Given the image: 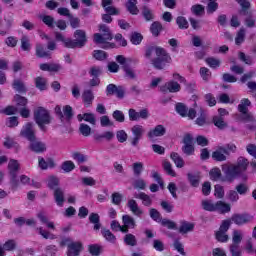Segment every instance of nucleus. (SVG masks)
Wrapping results in <instances>:
<instances>
[{
	"instance_id": "obj_31",
	"label": "nucleus",
	"mask_w": 256,
	"mask_h": 256,
	"mask_svg": "<svg viewBox=\"0 0 256 256\" xmlns=\"http://www.w3.org/2000/svg\"><path fill=\"white\" fill-rule=\"evenodd\" d=\"M194 229H195V224L189 223L187 221H182L181 226L179 228V233H181L182 235H185L187 233H190Z\"/></svg>"
},
{
	"instance_id": "obj_15",
	"label": "nucleus",
	"mask_w": 256,
	"mask_h": 256,
	"mask_svg": "<svg viewBox=\"0 0 256 256\" xmlns=\"http://www.w3.org/2000/svg\"><path fill=\"white\" fill-rule=\"evenodd\" d=\"M83 251V244L81 242H70L67 248V256H79Z\"/></svg>"
},
{
	"instance_id": "obj_20",
	"label": "nucleus",
	"mask_w": 256,
	"mask_h": 256,
	"mask_svg": "<svg viewBox=\"0 0 256 256\" xmlns=\"http://www.w3.org/2000/svg\"><path fill=\"white\" fill-rule=\"evenodd\" d=\"M167 133V129L163 125H157L154 129L148 132L149 139H153V137H163Z\"/></svg>"
},
{
	"instance_id": "obj_57",
	"label": "nucleus",
	"mask_w": 256,
	"mask_h": 256,
	"mask_svg": "<svg viewBox=\"0 0 256 256\" xmlns=\"http://www.w3.org/2000/svg\"><path fill=\"white\" fill-rule=\"evenodd\" d=\"M48 187L52 191H55V189L59 188V178H57L55 176H50L48 178Z\"/></svg>"
},
{
	"instance_id": "obj_58",
	"label": "nucleus",
	"mask_w": 256,
	"mask_h": 256,
	"mask_svg": "<svg viewBox=\"0 0 256 256\" xmlns=\"http://www.w3.org/2000/svg\"><path fill=\"white\" fill-rule=\"evenodd\" d=\"M79 131L83 137H89V135H91V126L85 123H81L79 126Z\"/></svg>"
},
{
	"instance_id": "obj_51",
	"label": "nucleus",
	"mask_w": 256,
	"mask_h": 256,
	"mask_svg": "<svg viewBox=\"0 0 256 256\" xmlns=\"http://www.w3.org/2000/svg\"><path fill=\"white\" fill-rule=\"evenodd\" d=\"M237 3L242 7L240 10L241 15H247V9H251V2L249 0H236Z\"/></svg>"
},
{
	"instance_id": "obj_48",
	"label": "nucleus",
	"mask_w": 256,
	"mask_h": 256,
	"mask_svg": "<svg viewBox=\"0 0 256 256\" xmlns=\"http://www.w3.org/2000/svg\"><path fill=\"white\" fill-rule=\"evenodd\" d=\"M205 62L208 66L211 67V69H217L221 67V60L215 58V57H208L206 58Z\"/></svg>"
},
{
	"instance_id": "obj_37",
	"label": "nucleus",
	"mask_w": 256,
	"mask_h": 256,
	"mask_svg": "<svg viewBox=\"0 0 256 256\" xmlns=\"http://www.w3.org/2000/svg\"><path fill=\"white\" fill-rule=\"evenodd\" d=\"M127 11L131 13V15H139V8H137V0H128L126 3Z\"/></svg>"
},
{
	"instance_id": "obj_24",
	"label": "nucleus",
	"mask_w": 256,
	"mask_h": 256,
	"mask_svg": "<svg viewBox=\"0 0 256 256\" xmlns=\"http://www.w3.org/2000/svg\"><path fill=\"white\" fill-rule=\"evenodd\" d=\"M36 57L40 59H51V52L45 49V46L42 44L36 45Z\"/></svg>"
},
{
	"instance_id": "obj_50",
	"label": "nucleus",
	"mask_w": 256,
	"mask_h": 256,
	"mask_svg": "<svg viewBox=\"0 0 256 256\" xmlns=\"http://www.w3.org/2000/svg\"><path fill=\"white\" fill-rule=\"evenodd\" d=\"M176 25L182 30L189 29V22L187 21V18L183 16H178L176 18Z\"/></svg>"
},
{
	"instance_id": "obj_14",
	"label": "nucleus",
	"mask_w": 256,
	"mask_h": 256,
	"mask_svg": "<svg viewBox=\"0 0 256 256\" xmlns=\"http://www.w3.org/2000/svg\"><path fill=\"white\" fill-rule=\"evenodd\" d=\"M129 119L131 121H139L140 119H149V111L147 109H142L139 112L131 108L128 111Z\"/></svg>"
},
{
	"instance_id": "obj_27",
	"label": "nucleus",
	"mask_w": 256,
	"mask_h": 256,
	"mask_svg": "<svg viewBox=\"0 0 256 256\" xmlns=\"http://www.w3.org/2000/svg\"><path fill=\"white\" fill-rule=\"evenodd\" d=\"M170 158L175 163L178 169H183V167H185V160H183V158L179 155V153L172 152L170 154Z\"/></svg>"
},
{
	"instance_id": "obj_35",
	"label": "nucleus",
	"mask_w": 256,
	"mask_h": 256,
	"mask_svg": "<svg viewBox=\"0 0 256 256\" xmlns=\"http://www.w3.org/2000/svg\"><path fill=\"white\" fill-rule=\"evenodd\" d=\"M35 87L39 91H47V79L41 76L35 78Z\"/></svg>"
},
{
	"instance_id": "obj_23",
	"label": "nucleus",
	"mask_w": 256,
	"mask_h": 256,
	"mask_svg": "<svg viewBox=\"0 0 256 256\" xmlns=\"http://www.w3.org/2000/svg\"><path fill=\"white\" fill-rule=\"evenodd\" d=\"M4 21H5V30H0L1 37H5V35H8L9 31H11V28L13 27V21H14L13 14L4 17Z\"/></svg>"
},
{
	"instance_id": "obj_34",
	"label": "nucleus",
	"mask_w": 256,
	"mask_h": 256,
	"mask_svg": "<svg viewBox=\"0 0 256 256\" xmlns=\"http://www.w3.org/2000/svg\"><path fill=\"white\" fill-rule=\"evenodd\" d=\"M127 207L134 215H143V211L139 209V205L137 204V201H135L134 199L128 201Z\"/></svg>"
},
{
	"instance_id": "obj_9",
	"label": "nucleus",
	"mask_w": 256,
	"mask_h": 256,
	"mask_svg": "<svg viewBox=\"0 0 256 256\" xmlns=\"http://www.w3.org/2000/svg\"><path fill=\"white\" fill-rule=\"evenodd\" d=\"M133 138L131 139V146L137 147L139 145V141L143 139V135H145V128L139 124L134 125L131 128Z\"/></svg>"
},
{
	"instance_id": "obj_10",
	"label": "nucleus",
	"mask_w": 256,
	"mask_h": 256,
	"mask_svg": "<svg viewBox=\"0 0 256 256\" xmlns=\"http://www.w3.org/2000/svg\"><path fill=\"white\" fill-rule=\"evenodd\" d=\"M182 152L184 155L191 156L195 153V146L193 145V136L186 134L183 138Z\"/></svg>"
},
{
	"instance_id": "obj_2",
	"label": "nucleus",
	"mask_w": 256,
	"mask_h": 256,
	"mask_svg": "<svg viewBox=\"0 0 256 256\" xmlns=\"http://www.w3.org/2000/svg\"><path fill=\"white\" fill-rule=\"evenodd\" d=\"M34 121L38 125L40 131L47 133V126L45 125H51L53 117H51V113L49 112V110L43 107H38L34 111Z\"/></svg>"
},
{
	"instance_id": "obj_61",
	"label": "nucleus",
	"mask_w": 256,
	"mask_h": 256,
	"mask_svg": "<svg viewBox=\"0 0 256 256\" xmlns=\"http://www.w3.org/2000/svg\"><path fill=\"white\" fill-rule=\"evenodd\" d=\"M210 179L211 181H219V179H221V169L219 168H213L212 170H210Z\"/></svg>"
},
{
	"instance_id": "obj_56",
	"label": "nucleus",
	"mask_w": 256,
	"mask_h": 256,
	"mask_svg": "<svg viewBox=\"0 0 256 256\" xmlns=\"http://www.w3.org/2000/svg\"><path fill=\"white\" fill-rule=\"evenodd\" d=\"M191 12L193 15H196V17H201L203 13H205V7L201 4H196L191 7Z\"/></svg>"
},
{
	"instance_id": "obj_19",
	"label": "nucleus",
	"mask_w": 256,
	"mask_h": 256,
	"mask_svg": "<svg viewBox=\"0 0 256 256\" xmlns=\"http://www.w3.org/2000/svg\"><path fill=\"white\" fill-rule=\"evenodd\" d=\"M122 223H123V228L127 229V233H129V229H135V227H137L135 218L127 214L122 216Z\"/></svg>"
},
{
	"instance_id": "obj_46",
	"label": "nucleus",
	"mask_w": 256,
	"mask_h": 256,
	"mask_svg": "<svg viewBox=\"0 0 256 256\" xmlns=\"http://www.w3.org/2000/svg\"><path fill=\"white\" fill-rule=\"evenodd\" d=\"M240 121H243V123H255V116H253V113L251 112H245L240 114L239 117Z\"/></svg>"
},
{
	"instance_id": "obj_28",
	"label": "nucleus",
	"mask_w": 256,
	"mask_h": 256,
	"mask_svg": "<svg viewBox=\"0 0 256 256\" xmlns=\"http://www.w3.org/2000/svg\"><path fill=\"white\" fill-rule=\"evenodd\" d=\"M12 87L18 93H27V86H25V83L20 79H15L12 83Z\"/></svg>"
},
{
	"instance_id": "obj_8",
	"label": "nucleus",
	"mask_w": 256,
	"mask_h": 256,
	"mask_svg": "<svg viewBox=\"0 0 256 256\" xmlns=\"http://www.w3.org/2000/svg\"><path fill=\"white\" fill-rule=\"evenodd\" d=\"M175 109L178 115H180L181 117H188L189 119H195V117H197V111H195V109H189L187 108V105L181 102L176 104Z\"/></svg>"
},
{
	"instance_id": "obj_59",
	"label": "nucleus",
	"mask_w": 256,
	"mask_h": 256,
	"mask_svg": "<svg viewBox=\"0 0 256 256\" xmlns=\"http://www.w3.org/2000/svg\"><path fill=\"white\" fill-rule=\"evenodd\" d=\"M133 173L135 177H140V175L143 173V163L142 162H136L132 165Z\"/></svg>"
},
{
	"instance_id": "obj_16",
	"label": "nucleus",
	"mask_w": 256,
	"mask_h": 256,
	"mask_svg": "<svg viewBox=\"0 0 256 256\" xmlns=\"http://www.w3.org/2000/svg\"><path fill=\"white\" fill-rule=\"evenodd\" d=\"M115 139V133L113 131H105L101 134L94 135V141L96 143H103V141H107L108 143Z\"/></svg>"
},
{
	"instance_id": "obj_12",
	"label": "nucleus",
	"mask_w": 256,
	"mask_h": 256,
	"mask_svg": "<svg viewBox=\"0 0 256 256\" xmlns=\"http://www.w3.org/2000/svg\"><path fill=\"white\" fill-rule=\"evenodd\" d=\"M20 136L27 139V141H35L37 136H35V129L33 128V123H26L20 131Z\"/></svg>"
},
{
	"instance_id": "obj_21",
	"label": "nucleus",
	"mask_w": 256,
	"mask_h": 256,
	"mask_svg": "<svg viewBox=\"0 0 256 256\" xmlns=\"http://www.w3.org/2000/svg\"><path fill=\"white\" fill-rule=\"evenodd\" d=\"M54 201L58 207H63V204L65 203V191L61 188H56L54 190Z\"/></svg>"
},
{
	"instance_id": "obj_52",
	"label": "nucleus",
	"mask_w": 256,
	"mask_h": 256,
	"mask_svg": "<svg viewBox=\"0 0 256 256\" xmlns=\"http://www.w3.org/2000/svg\"><path fill=\"white\" fill-rule=\"evenodd\" d=\"M110 229H112V231H115V232L120 231L121 233H127V228H124L123 226H121V224L117 220H113L111 222Z\"/></svg>"
},
{
	"instance_id": "obj_55",
	"label": "nucleus",
	"mask_w": 256,
	"mask_h": 256,
	"mask_svg": "<svg viewBox=\"0 0 256 256\" xmlns=\"http://www.w3.org/2000/svg\"><path fill=\"white\" fill-rule=\"evenodd\" d=\"M75 169V163L73 161H64L61 165V170L64 171V173H71Z\"/></svg>"
},
{
	"instance_id": "obj_43",
	"label": "nucleus",
	"mask_w": 256,
	"mask_h": 256,
	"mask_svg": "<svg viewBox=\"0 0 256 256\" xmlns=\"http://www.w3.org/2000/svg\"><path fill=\"white\" fill-rule=\"evenodd\" d=\"M88 251L93 256H99L103 253V246L99 244H92L88 246Z\"/></svg>"
},
{
	"instance_id": "obj_22",
	"label": "nucleus",
	"mask_w": 256,
	"mask_h": 256,
	"mask_svg": "<svg viewBox=\"0 0 256 256\" xmlns=\"http://www.w3.org/2000/svg\"><path fill=\"white\" fill-rule=\"evenodd\" d=\"M212 123L220 131H223L224 129H227V127H228L227 122H225V118L222 117V116H217V115L213 116L212 117Z\"/></svg>"
},
{
	"instance_id": "obj_29",
	"label": "nucleus",
	"mask_w": 256,
	"mask_h": 256,
	"mask_svg": "<svg viewBox=\"0 0 256 256\" xmlns=\"http://www.w3.org/2000/svg\"><path fill=\"white\" fill-rule=\"evenodd\" d=\"M142 17H144L146 22L155 21V14L148 6L142 7Z\"/></svg>"
},
{
	"instance_id": "obj_25",
	"label": "nucleus",
	"mask_w": 256,
	"mask_h": 256,
	"mask_svg": "<svg viewBox=\"0 0 256 256\" xmlns=\"http://www.w3.org/2000/svg\"><path fill=\"white\" fill-rule=\"evenodd\" d=\"M134 197H135V199H141V201H143V205H145V207H151V205L153 204V200L145 192L135 193Z\"/></svg>"
},
{
	"instance_id": "obj_33",
	"label": "nucleus",
	"mask_w": 256,
	"mask_h": 256,
	"mask_svg": "<svg viewBox=\"0 0 256 256\" xmlns=\"http://www.w3.org/2000/svg\"><path fill=\"white\" fill-rule=\"evenodd\" d=\"M20 165L19 161L11 159L8 163L9 175H17L19 173Z\"/></svg>"
},
{
	"instance_id": "obj_26",
	"label": "nucleus",
	"mask_w": 256,
	"mask_h": 256,
	"mask_svg": "<svg viewBox=\"0 0 256 256\" xmlns=\"http://www.w3.org/2000/svg\"><path fill=\"white\" fill-rule=\"evenodd\" d=\"M161 31H163V24H161V22L155 21L150 25V32L153 37H159Z\"/></svg>"
},
{
	"instance_id": "obj_13",
	"label": "nucleus",
	"mask_w": 256,
	"mask_h": 256,
	"mask_svg": "<svg viewBox=\"0 0 256 256\" xmlns=\"http://www.w3.org/2000/svg\"><path fill=\"white\" fill-rule=\"evenodd\" d=\"M232 223H235V225H246V223H251L253 221V216L249 214H234L231 217Z\"/></svg>"
},
{
	"instance_id": "obj_6",
	"label": "nucleus",
	"mask_w": 256,
	"mask_h": 256,
	"mask_svg": "<svg viewBox=\"0 0 256 256\" xmlns=\"http://www.w3.org/2000/svg\"><path fill=\"white\" fill-rule=\"evenodd\" d=\"M222 172L225 175L223 181H228L229 183H232V181H235V179L241 175L239 168H237L235 164H223Z\"/></svg>"
},
{
	"instance_id": "obj_3",
	"label": "nucleus",
	"mask_w": 256,
	"mask_h": 256,
	"mask_svg": "<svg viewBox=\"0 0 256 256\" xmlns=\"http://www.w3.org/2000/svg\"><path fill=\"white\" fill-rule=\"evenodd\" d=\"M116 61L121 65L124 71V77L130 81H137V71L131 67V63H137V60L126 58L123 55L116 56Z\"/></svg>"
},
{
	"instance_id": "obj_39",
	"label": "nucleus",
	"mask_w": 256,
	"mask_h": 256,
	"mask_svg": "<svg viewBox=\"0 0 256 256\" xmlns=\"http://www.w3.org/2000/svg\"><path fill=\"white\" fill-rule=\"evenodd\" d=\"M248 107H251V101L247 98H243L238 105V111L240 115L243 113H247L249 111Z\"/></svg>"
},
{
	"instance_id": "obj_53",
	"label": "nucleus",
	"mask_w": 256,
	"mask_h": 256,
	"mask_svg": "<svg viewBox=\"0 0 256 256\" xmlns=\"http://www.w3.org/2000/svg\"><path fill=\"white\" fill-rule=\"evenodd\" d=\"M202 207L204 211H217V203L213 204L211 200H203Z\"/></svg>"
},
{
	"instance_id": "obj_17",
	"label": "nucleus",
	"mask_w": 256,
	"mask_h": 256,
	"mask_svg": "<svg viewBox=\"0 0 256 256\" xmlns=\"http://www.w3.org/2000/svg\"><path fill=\"white\" fill-rule=\"evenodd\" d=\"M29 149H31L34 153H45V151H47V146L45 143L34 139L33 141H30Z\"/></svg>"
},
{
	"instance_id": "obj_11",
	"label": "nucleus",
	"mask_w": 256,
	"mask_h": 256,
	"mask_svg": "<svg viewBox=\"0 0 256 256\" xmlns=\"http://www.w3.org/2000/svg\"><path fill=\"white\" fill-rule=\"evenodd\" d=\"M106 95L107 97H112V95H116L118 99H123V97H125V88H123V86L109 84L106 87Z\"/></svg>"
},
{
	"instance_id": "obj_30",
	"label": "nucleus",
	"mask_w": 256,
	"mask_h": 256,
	"mask_svg": "<svg viewBox=\"0 0 256 256\" xmlns=\"http://www.w3.org/2000/svg\"><path fill=\"white\" fill-rule=\"evenodd\" d=\"M63 116H64V123H71V119H73V108L69 105L63 107Z\"/></svg>"
},
{
	"instance_id": "obj_64",
	"label": "nucleus",
	"mask_w": 256,
	"mask_h": 256,
	"mask_svg": "<svg viewBox=\"0 0 256 256\" xmlns=\"http://www.w3.org/2000/svg\"><path fill=\"white\" fill-rule=\"evenodd\" d=\"M229 250L232 256H241V246L239 244H231Z\"/></svg>"
},
{
	"instance_id": "obj_60",
	"label": "nucleus",
	"mask_w": 256,
	"mask_h": 256,
	"mask_svg": "<svg viewBox=\"0 0 256 256\" xmlns=\"http://www.w3.org/2000/svg\"><path fill=\"white\" fill-rule=\"evenodd\" d=\"M93 57L97 61H105V59H107V52H105L103 50H94Z\"/></svg>"
},
{
	"instance_id": "obj_49",
	"label": "nucleus",
	"mask_w": 256,
	"mask_h": 256,
	"mask_svg": "<svg viewBox=\"0 0 256 256\" xmlns=\"http://www.w3.org/2000/svg\"><path fill=\"white\" fill-rule=\"evenodd\" d=\"M41 20L43 24L47 25V27H49L50 29H53L55 27V18H53V16L44 15L41 16Z\"/></svg>"
},
{
	"instance_id": "obj_32",
	"label": "nucleus",
	"mask_w": 256,
	"mask_h": 256,
	"mask_svg": "<svg viewBox=\"0 0 256 256\" xmlns=\"http://www.w3.org/2000/svg\"><path fill=\"white\" fill-rule=\"evenodd\" d=\"M101 233L104 239L108 241V243H112V245H115L117 243V237L113 233H111V230L104 228L101 230Z\"/></svg>"
},
{
	"instance_id": "obj_38",
	"label": "nucleus",
	"mask_w": 256,
	"mask_h": 256,
	"mask_svg": "<svg viewBox=\"0 0 256 256\" xmlns=\"http://www.w3.org/2000/svg\"><path fill=\"white\" fill-rule=\"evenodd\" d=\"M89 221L90 223H93L94 225V231H99L101 229V220L99 217V214L97 213H91L89 216Z\"/></svg>"
},
{
	"instance_id": "obj_41",
	"label": "nucleus",
	"mask_w": 256,
	"mask_h": 256,
	"mask_svg": "<svg viewBox=\"0 0 256 256\" xmlns=\"http://www.w3.org/2000/svg\"><path fill=\"white\" fill-rule=\"evenodd\" d=\"M187 177L191 187H199L201 181V176H199V174L188 173Z\"/></svg>"
},
{
	"instance_id": "obj_47",
	"label": "nucleus",
	"mask_w": 256,
	"mask_h": 256,
	"mask_svg": "<svg viewBox=\"0 0 256 256\" xmlns=\"http://www.w3.org/2000/svg\"><path fill=\"white\" fill-rule=\"evenodd\" d=\"M14 101H15L17 107H22V108L27 107V103H29V100L26 97H23L19 94H16L14 96Z\"/></svg>"
},
{
	"instance_id": "obj_18",
	"label": "nucleus",
	"mask_w": 256,
	"mask_h": 256,
	"mask_svg": "<svg viewBox=\"0 0 256 256\" xmlns=\"http://www.w3.org/2000/svg\"><path fill=\"white\" fill-rule=\"evenodd\" d=\"M161 91L165 93L169 91V93H179L181 91V85L176 81L167 82L163 87H161Z\"/></svg>"
},
{
	"instance_id": "obj_44",
	"label": "nucleus",
	"mask_w": 256,
	"mask_h": 256,
	"mask_svg": "<svg viewBox=\"0 0 256 256\" xmlns=\"http://www.w3.org/2000/svg\"><path fill=\"white\" fill-rule=\"evenodd\" d=\"M124 243L129 247H136L137 245V237L135 235L129 233L124 236Z\"/></svg>"
},
{
	"instance_id": "obj_62",
	"label": "nucleus",
	"mask_w": 256,
	"mask_h": 256,
	"mask_svg": "<svg viewBox=\"0 0 256 256\" xmlns=\"http://www.w3.org/2000/svg\"><path fill=\"white\" fill-rule=\"evenodd\" d=\"M200 77L203 79V81H209V79H211V70H209L207 67H201Z\"/></svg>"
},
{
	"instance_id": "obj_54",
	"label": "nucleus",
	"mask_w": 256,
	"mask_h": 256,
	"mask_svg": "<svg viewBox=\"0 0 256 256\" xmlns=\"http://www.w3.org/2000/svg\"><path fill=\"white\" fill-rule=\"evenodd\" d=\"M130 41L132 45H141V41H143V35L138 32H133L130 36Z\"/></svg>"
},
{
	"instance_id": "obj_1",
	"label": "nucleus",
	"mask_w": 256,
	"mask_h": 256,
	"mask_svg": "<svg viewBox=\"0 0 256 256\" xmlns=\"http://www.w3.org/2000/svg\"><path fill=\"white\" fill-rule=\"evenodd\" d=\"M145 57L146 59H151L152 66L158 71H162L173 61L167 50L157 45L147 46L145 50Z\"/></svg>"
},
{
	"instance_id": "obj_40",
	"label": "nucleus",
	"mask_w": 256,
	"mask_h": 256,
	"mask_svg": "<svg viewBox=\"0 0 256 256\" xmlns=\"http://www.w3.org/2000/svg\"><path fill=\"white\" fill-rule=\"evenodd\" d=\"M55 39L56 41H61V43H63L64 47H66V49H71V38H65V36H63L60 32H55Z\"/></svg>"
},
{
	"instance_id": "obj_36",
	"label": "nucleus",
	"mask_w": 256,
	"mask_h": 256,
	"mask_svg": "<svg viewBox=\"0 0 256 256\" xmlns=\"http://www.w3.org/2000/svg\"><path fill=\"white\" fill-rule=\"evenodd\" d=\"M82 99L86 105V107H89L93 103V100L95 99V96L93 95V91L91 90H84L82 94Z\"/></svg>"
},
{
	"instance_id": "obj_42",
	"label": "nucleus",
	"mask_w": 256,
	"mask_h": 256,
	"mask_svg": "<svg viewBox=\"0 0 256 256\" xmlns=\"http://www.w3.org/2000/svg\"><path fill=\"white\" fill-rule=\"evenodd\" d=\"M240 173L247 170L249 166V160L247 158L239 157L237 161V165H235Z\"/></svg>"
},
{
	"instance_id": "obj_4",
	"label": "nucleus",
	"mask_w": 256,
	"mask_h": 256,
	"mask_svg": "<svg viewBox=\"0 0 256 256\" xmlns=\"http://www.w3.org/2000/svg\"><path fill=\"white\" fill-rule=\"evenodd\" d=\"M235 151H237V146L233 143L218 146L217 149L212 152V159L219 162L227 161V155H231V153H235Z\"/></svg>"
},
{
	"instance_id": "obj_5",
	"label": "nucleus",
	"mask_w": 256,
	"mask_h": 256,
	"mask_svg": "<svg viewBox=\"0 0 256 256\" xmlns=\"http://www.w3.org/2000/svg\"><path fill=\"white\" fill-rule=\"evenodd\" d=\"M87 45V33L78 29L74 32V39L70 38V49H83Z\"/></svg>"
},
{
	"instance_id": "obj_7",
	"label": "nucleus",
	"mask_w": 256,
	"mask_h": 256,
	"mask_svg": "<svg viewBox=\"0 0 256 256\" xmlns=\"http://www.w3.org/2000/svg\"><path fill=\"white\" fill-rule=\"evenodd\" d=\"M99 29L102 34L96 33L94 34V43L103 44L106 41H111L113 39V34L107 25L101 24Z\"/></svg>"
},
{
	"instance_id": "obj_63",
	"label": "nucleus",
	"mask_w": 256,
	"mask_h": 256,
	"mask_svg": "<svg viewBox=\"0 0 256 256\" xmlns=\"http://www.w3.org/2000/svg\"><path fill=\"white\" fill-rule=\"evenodd\" d=\"M244 42H245V30L244 28H241L236 35L235 43L236 45H241Z\"/></svg>"
},
{
	"instance_id": "obj_45",
	"label": "nucleus",
	"mask_w": 256,
	"mask_h": 256,
	"mask_svg": "<svg viewBox=\"0 0 256 256\" xmlns=\"http://www.w3.org/2000/svg\"><path fill=\"white\" fill-rule=\"evenodd\" d=\"M162 165L167 175H170V177H177V173H175V170H173V165L171 164V162L165 160Z\"/></svg>"
}]
</instances>
